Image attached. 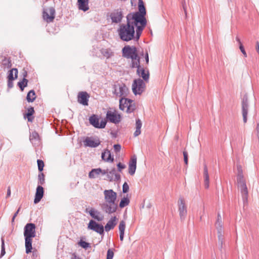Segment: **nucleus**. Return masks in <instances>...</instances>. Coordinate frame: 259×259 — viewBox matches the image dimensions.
<instances>
[{
    "label": "nucleus",
    "instance_id": "2",
    "mask_svg": "<svg viewBox=\"0 0 259 259\" xmlns=\"http://www.w3.org/2000/svg\"><path fill=\"white\" fill-rule=\"evenodd\" d=\"M134 20L131 18L126 16V24H122L118 29V33L120 38L124 41H128L136 39V33H135Z\"/></svg>",
    "mask_w": 259,
    "mask_h": 259
},
{
    "label": "nucleus",
    "instance_id": "33",
    "mask_svg": "<svg viewBox=\"0 0 259 259\" xmlns=\"http://www.w3.org/2000/svg\"><path fill=\"white\" fill-rule=\"evenodd\" d=\"M132 60V64L131 67L132 68H137L140 67V57L138 55L137 57H133V59H131Z\"/></svg>",
    "mask_w": 259,
    "mask_h": 259
},
{
    "label": "nucleus",
    "instance_id": "45",
    "mask_svg": "<svg viewBox=\"0 0 259 259\" xmlns=\"http://www.w3.org/2000/svg\"><path fill=\"white\" fill-rule=\"evenodd\" d=\"M114 256V252L113 251L109 249L107 251V259H112Z\"/></svg>",
    "mask_w": 259,
    "mask_h": 259
},
{
    "label": "nucleus",
    "instance_id": "6",
    "mask_svg": "<svg viewBox=\"0 0 259 259\" xmlns=\"http://www.w3.org/2000/svg\"><path fill=\"white\" fill-rule=\"evenodd\" d=\"M119 109L121 110L126 109L127 113L133 112L136 109L135 101L126 97L121 98L119 100Z\"/></svg>",
    "mask_w": 259,
    "mask_h": 259
},
{
    "label": "nucleus",
    "instance_id": "52",
    "mask_svg": "<svg viewBox=\"0 0 259 259\" xmlns=\"http://www.w3.org/2000/svg\"><path fill=\"white\" fill-rule=\"evenodd\" d=\"M20 210V207L18 209L17 211L14 213V215H13V217L12 218V223L14 222L15 219L17 217V215H18Z\"/></svg>",
    "mask_w": 259,
    "mask_h": 259
},
{
    "label": "nucleus",
    "instance_id": "56",
    "mask_svg": "<svg viewBox=\"0 0 259 259\" xmlns=\"http://www.w3.org/2000/svg\"><path fill=\"white\" fill-rule=\"evenodd\" d=\"M256 50L259 55V42L258 41L256 44Z\"/></svg>",
    "mask_w": 259,
    "mask_h": 259
},
{
    "label": "nucleus",
    "instance_id": "29",
    "mask_svg": "<svg viewBox=\"0 0 259 259\" xmlns=\"http://www.w3.org/2000/svg\"><path fill=\"white\" fill-rule=\"evenodd\" d=\"M120 240L122 241L124 237V231L125 229V222L124 221H121L118 226Z\"/></svg>",
    "mask_w": 259,
    "mask_h": 259
},
{
    "label": "nucleus",
    "instance_id": "1",
    "mask_svg": "<svg viewBox=\"0 0 259 259\" xmlns=\"http://www.w3.org/2000/svg\"><path fill=\"white\" fill-rule=\"evenodd\" d=\"M139 11L134 13H130L127 15L128 18L134 19V24L136 26V38H140L142 32L146 25L147 21L145 17L146 12L143 2L139 1Z\"/></svg>",
    "mask_w": 259,
    "mask_h": 259
},
{
    "label": "nucleus",
    "instance_id": "57",
    "mask_svg": "<svg viewBox=\"0 0 259 259\" xmlns=\"http://www.w3.org/2000/svg\"><path fill=\"white\" fill-rule=\"evenodd\" d=\"M236 40L238 42V44H239V46L241 45V44H242L240 38L238 36H237L236 37Z\"/></svg>",
    "mask_w": 259,
    "mask_h": 259
},
{
    "label": "nucleus",
    "instance_id": "26",
    "mask_svg": "<svg viewBox=\"0 0 259 259\" xmlns=\"http://www.w3.org/2000/svg\"><path fill=\"white\" fill-rule=\"evenodd\" d=\"M203 178L204 187L206 189H208L209 186V178L206 165L204 166Z\"/></svg>",
    "mask_w": 259,
    "mask_h": 259
},
{
    "label": "nucleus",
    "instance_id": "3",
    "mask_svg": "<svg viewBox=\"0 0 259 259\" xmlns=\"http://www.w3.org/2000/svg\"><path fill=\"white\" fill-rule=\"evenodd\" d=\"M105 202L101 204L102 209L108 214H112L116 211L118 205L116 203L117 193L112 189L105 190L103 192Z\"/></svg>",
    "mask_w": 259,
    "mask_h": 259
},
{
    "label": "nucleus",
    "instance_id": "12",
    "mask_svg": "<svg viewBox=\"0 0 259 259\" xmlns=\"http://www.w3.org/2000/svg\"><path fill=\"white\" fill-rule=\"evenodd\" d=\"M178 203L180 219L181 220H184L186 218L187 213L185 201L184 198H179Z\"/></svg>",
    "mask_w": 259,
    "mask_h": 259
},
{
    "label": "nucleus",
    "instance_id": "13",
    "mask_svg": "<svg viewBox=\"0 0 259 259\" xmlns=\"http://www.w3.org/2000/svg\"><path fill=\"white\" fill-rule=\"evenodd\" d=\"M106 118L110 122L116 124L120 121V115L116 110H109L106 113Z\"/></svg>",
    "mask_w": 259,
    "mask_h": 259
},
{
    "label": "nucleus",
    "instance_id": "50",
    "mask_svg": "<svg viewBox=\"0 0 259 259\" xmlns=\"http://www.w3.org/2000/svg\"><path fill=\"white\" fill-rule=\"evenodd\" d=\"M118 169L119 171H121L122 169L125 168V165L124 164H122L121 163L119 162L117 165Z\"/></svg>",
    "mask_w": 259,
    "mask_h": 259
},
{
    "label": "nucleus",
    "instance_id": "40",
    "mask_svg": "<svg viewBox=\"0 0 259 259\" xmlns=\"http://www.w3.org/2000/svg\"><path fill=\"white\" fill-rule=\"evenodd\" d=\"M45 183V175L42 172H40L38 175V184L42 185Z\"/></svg>",
    "mask_w": 259,
    "mask_h": 259
},
{
    "label": "nucleus",
    "instance_id": "23",
    "mask_svg": "<svg viewBox=\"0 0 259 259\" xmlns=\"http://www.w3.org/2000/svg\"><path fill=\"white\" fill-rule=\"evenodd\" d=\"M117 219L116 217H112L108 222L105 226V230L106 232H108L110 230L113 229L114 227L116 225Z\"/></svg>",
    "mask_w": 259,
    "mask_h": 259
},
{
    "label": "nucleus",
    "instance_id": "55",
    "mask_svg": "<svg viewBox=\"0 0 259 259\" xmlns=\"http://www.w3.org/2000/svg\"><path fill=\"white\" fill-rule=\"evenodd\" d=\"M145 60H146V63L148 64V63H149V56H148V54L147 52L146 53Z\"/></svg>",
    "mask_w": 259,
    "mask_h": 259
},
{
    "label": "nucleus",
    "instance_id": "36",
    "mask_svg": "<svg viewBox=\"0 0 259 259\" xmlns=\"http://www.w3.org/2000/svg\"><path fill=\"white\" fill-rule=\"evenodd\" d=\"M18 70L16 68H13L10 70L8 76L9 80H14L15 78L17 77Z\"/></svg>",
    "mask_w": 259,
    "mask_h": 259
},
{
    "label": "nucleus",
    "instance_id": "27",
    "mask_svg": "<svg viewBox=\"0 0 259 259\" xmlns=\"http://www.w3.org/2000/svg\"><path fill=\"white\" fill-rule=\"evenodd\" d=\"M78 8L84 12L89 10L88 0H77Z\"/></svg>",
    "mask_w": 259,
    "mask_h": 259
},
{
    "label": "nucleus",
    "instance_id": "15",
    "mask_svg": "<svg viewBox=\"0 0 259 259\" xmlns=\"http://www.w3.org/2000/svg\"><path fill=\"white\" fill-rule=\"evenodd\" d=\"M242 113L243 116V119L244 123L247 122V114L248 111V101L247 97L244 96L242 100Z\"/></svg>",
    "mask_w": 259,
    "mask_h": 259
},
{
    "label": "nucleus",
    "instance_id": "42",
    "mask_svg": "<svg viewBox=\"0 0 259 259\" xmlns=\"http://www.w3.org/2000/svg\"><path fill=\"white\" fill-rule=\"evenodd\" d=\"M78 244L83 248H87L90 246V244L85 241L80 240L78 242Z\"/></svg>",
    "mask_w": 259,
    "mask_h": 259
},
{
    "label": "nucleus",
    "instance_id": "5",
    "mask_svg": "<svg viewBox=\"0 0 259 259\" xmlns=\"http://www.w3.org/2000/svg\"><path fill=\"white\" fill-rule=\"evenodd\" d=\"M129 90L123 83L115 82L113 85V94L116 97H126L129 94Z\"/></svg>",
    "mask_w": 259,
    "mask_h": 259
},
{
    "label": "nucleus",
    "instance_id": "58",
    "mask_svg": "<svg viewBox=\"0 0 259 259\" xmlns=\"http://www.w3.org/2000/svg\"><path fill=\"white\" fill-rule=\"evenodd\" d=\"M27 75V72L26 71H24L23 73V78H26Z\"/></svg>",
    "mask_w": 259,
    "mask_h": 259
},
{
    "label": "nucleus",
    "instance_id": "18",
    "mask_svg": "<svg viewBox=\"0 0 259 259\" xmlns=\"http://www.w3.org/2000/svg\"><path fill=\"white\" fill-rule=\"evenodd\" d=\"M83 144L85 147L95 148L100 144V141L99 139L94 140L91 137H87L83 141Z\"/></svg>",
    "mask_w": 259,
    "mask_h": 259
},
{
    "label": "nucleus",
    "instance_id": "48",
    "mask_svg": "<svg viewBox=\"0 0 259 259\" xmlns=\"http://www.w3.org/2000/svg\"><path fill=\"white\" fill-rule=\"evenodd\" d=\"M38 137V135L36 132H32V133L30 136V140L32 141L33 139L37 138Z\"/></svg>",
    "mask_w": 259,
    "mask_h": 259
},
{
    "label": "nucleus",
    "instance_id": "32",
    "mask_svg": "<svg viewBox=\"0 0 259 259\" xmlns=\"http://www.w3.org/2000/svg\"><path fill=\"white\" fill-rule=\"evenodd\" d=\"M107 177L108 180L110 181H112L114 179V180H118L120 178V175L117 174H115V170H112L109 172L107 171Z\"/></svg>",
    "mask_w": 259,
    "mask_h": 259
},
{
    "label": "nucleus",
    "instance_id": "25",
    "mask_svg": "<svg viewBox=\"0 0 259 259\" xmlns=\"http://www.w3.org/2000/svg\"><path fill=\"white\" fill-rule=\"evenodd\" d=\"M102 158L105 161L113 162L114 158L111 156V152L108 149L105 150L104 152L102 153Z\"/></svg>",
    "mask_w": 259,
    "mask_h": 259
},
{
    "label": "nucleus",
    "instance_id": "10",
    "mask_svg": "<svg viewBox=\"0 0 259 259\" xmlns=\"http://www.w3.org/2000/svg\"><path fill=\"white\" fill-rule=\"evenodd\" d=\"M89 121L91 124L95 127L98 128H104L107 123L105 119L102 120L101 122L99 123V119L96 115H93L91 116L89 118Z\"/></svg>",
    "mask_w": 259,
    "mask_h": 259
},
{
    "label": "nucleus",
    "instance_id": "4",
    "mask_svg": "<svg viewBox=\"0 0 259 259\" xmlns=\"http://www.w3.org/2000/svg\"><path fill=\"white\" fill-rule=\"evenodd\" d=\"M35 228V225L33 223H27L24 227V236L26 253L31 252L32 238L36 236Z\"/></svg>",
    "mask_w": 259,
    "mask_h": 259
},
{
    "label": "nucleus",
    "instance_id": "30",
    "mask_svg": "<svg viewBox=\"0 0 259 259\" xmlns=\"http://www.w3.org/2000/svg\"><path fill=\"white\" fill-rule=\"evenodd\" d=\"M222 221H217L215 226L217 228V229L218 231L219 235V241H221V244L223 243V238H222Z\"/></svg>",
    "mask_w": 259,
    "mask_h": 259
},
{
    "label": "nucleus",
    "instance_id": "11",
    "mask_svg": "<svg viewBox=\"0 0 259 259\" xmlns=\"http://www.w3.org/2000/svg\"><path fill=\"white\" fill-rule=\"evenodd\" d=\"M238 174L237 176V182L238 188L239 189L246 187V181L243 175V171L240 165H237Z\"/></svg>",
    "mask_w": 259,
    "mask_h": 259
},
{
    "label": "nucleus",
    "instance_id": "22",
    "mask_svg": "<svg viewBox=\"0 0 259 259\" xmlns=\"http://www.w3.org/2000/svg\"><path fill=\"white\" fill-rule=\"evenodd\" d=\"M123 17L122 12L116 10L111 14V18L113 22L117 23L120 22Z\"/></svg>",
    "mask_w": 259,
    "mask_h": 259
},
{
    "label": "nucleus",
    "instance_id": "59",
    "mask_svg": "<svg viewBox=\"0 0 259 259\" xmlns=\"http://www.w3.org/2000/svg\"><path fill=\"white\" fill-rule=\"evenodd\" d=\"M217 221H222L221 215L220 213L218 214V219Z\"/></svg>",
    "mask_w": 259,
    "mask_h": 259
},
{
    "label": "nucleus",
    "instance_id": "8",
    "mask_svg": "<svg viewBox=\"0 0 259 259\" xmlns=\"http://www.w3.org/2000/svg\"><path fill=\"white\" fill-rule=\"evenodd\" d=\"M122 56L127 59H133L138 55V50L136 47L125 46L122 50Z\"/></svg>",
    "mask_w": 259,
    "mask_h": 259
},
{
    "label": "nucleus",
    "instance_id": "28",
    "mask_svg": "<svg viewBox=\"0 0 259 259\" xmlns=\"http://www.w3.org/2000/svg\"><path fill=\"white\" fill-rule=\"evenodd\" d=\"M34 113V108L30 107L27 109V113L24 115V117L25 118H27L29 122H32L34 118L33 116Z\"/></svg>",
    "mask_w": 259,
    "mask_h": 259
},
{
    "label": "nucleus",
    "instance_id": "41",
    "mask_svg": "<svg viewBox=\"0 0 259 259\" xmlns=\"http://www.w3.org/2000/svg\"><path fill=\"white\" fill-rule=\"evenodd\" d=\"M38 169L39 171H42L44 167V162L42 160L38 159L37 160Z\"/></svg>",
    "mask_w": 259,
    "mask_h": 259
},
{
    "label": "nucleus",
    "instance_id": "14",
    "mask_svg": "<svg viewBox=\"0 0 259 259\" xmlns=\"http://www.w3.org/2000/svg\"><path fill=\"white\" fill-rule=\"evenodd\" d=\"M88 229L92 230L100 234L104 233V227L102 225L98 224L95 221L91 220L88 226Z\"/></svg>",
    "mask_w": 259,
    "mask_h": 259
},
{
    "label": "nucleus",
    "instance_id": "17",
    "mask_svg": "<svg viewBox=\"0 0 259 259\" xmlns=\"http://www.w3.org/2000/svg\"><path fill=\"white\" fill-rule=\"evenodd\" d=\"M89 97V95L86 92H80L77 95V101L80 104L87 106Z\"/></svg>",
    "mask_w": 259,
    "mask_h": 259
},
{
    "label": "nucleus",
    "instance_id": "37",
    "mask_svg": "<svg viewBox=\"0 0 259 259\" xmlns=\"http://www.w3.org/2000/svg\"><path fill=\"white\" fill-rule=\"evenodd\" d=\"M36 98V95L34 90L30 91L27 95L26 99L28 102H33Z\"/></svg>",
    "mask_w": 259,
    "mask_h": 259
},
{
    "label": "nucleus",
    "instance_id": "54",
    "mask_svg": "<svg viewBox=\"0 0 259 259\" xmlns=\"http://www.w3.org/2000/svg\"><path fill=\"white\" fill-rule=\"evenodd\" d=\"M10 195H11V189H10V187H8V190H7L6 197L8 198V197H10Z\"/></svg>",
    "mask_w": 259,
    "mask_h": 259
},
{
    "label": "nucleus",
    "instance_id": "39",
    "mask_svg": "<svg viewBox=\"0 0 259 259\" xmlns=\"http://www.w3.org/2000/svg\"><path fill=\"white\" fill-rule=\"evenodd\" d=\"M28 81L27 79L23 78L22 81H19L18 83V85L20 88L21 91H23L24 90V88L27 85Z\"/></svg>",
    "mask_w": 259,
    "mask_h": 259
},
{
    "label": "nucleus",
    "instance_id": "44",
    "mask_svg": "<svg viewBox=\"0 0 259 259\" xmlns=\"http://www.w3.org/2000/svg\"><path fill=\"white\" fill-rule=\"evenodd\" d=\"M5 244H4V240L3 238L2 239V249H1V253L0 257H2L3 256H4L5 254Z\"/></svg>",
    "mask_w": 259,
    "mask_h": 259
},
{
    "label": "nucleus",
    "instance_id": "19",
    "mask_svg": "<svg viewBox=\"0 0 259 259\" xmlns=\"http://www.w3.org/2000/svg\"><path fill=\"white\" fill-rule=\"evenodd\" d=\"M137 167V157L133 156L130 160L128 164V172L131 175L135 174Z\"/></svg>",
    "mask_w": 259,
    "mask_h": 259
},
{
    "label": "nucleus",
    "instance_id": "53",
    "mask_svg": "<svg viewBox=\"0 0 259 259\" xmlns=\"http://www.w3.org/2000/svg\"><path fill=\"white\" fill-rule=\"evenodd\" d=\"M14 80H8V86L9 88H11L13 86V81Z\"/></svg>",
    "mask_w": 259,
    "mask_h": 259
},
{
    "label": "nucleus",
    "instance_id": "49",
    "mask_svg": "<svg viewBox=\"0 0 259 259\" xmlns=\"http://www.w3.org/2000/svg\"><path fill=\"white\" fill-rule=\"evenodd\" d=\"M239 49L243 54L244 57H247V54L245 51V49L244 48V47L243 46L242 44H241V45L239 46Z\"/></svg>",
    "mask_w": 259,
    "mask_h": 259
},
{
    "label": "nucleus",
    "instance_id": "35",
    "mask_svg": "<svg viewBox=\"0 0 259 259\" xmlns=\"http://www.w3.org/2000/svg\"><path fill=\"white\" fill-rule=\"evenodd\" d=\"M101 54L106 58H109L113 55V52L110 49H102L101 50Z\"/></svg>",
    "mask_w": 259,
    "mask_h": 259
},
{
    "label": "nucleus",
    "instance_id": "38",
    "mask_svg": "<svg viewBox=\"0 0 259 259\" xmlns=\"http://www.w3.org/2000/svg\"><path fill=\"white\" fill-rule=\"evenodd\" d=\"M130 200L127 197H123L121 199L119 204V207L121 208L124 207L129 205Z\"/></svg>",
    "mask_w": 259,
    "mask_h": 259
},
{
    "label": "nucleus",
    "instance_id": "43",
    "mask_svg": "<svg viewBox=\"0 0 259 259\" xmlns=\"http://www.w3.org/2000/svg\"><path fill=\"white\" fill-rule=\"evenodd\" d=\"M3 65L7 68H10L11 67V61L7 59L6 58H5L3 60Z\"/></svg>",
    "mask_w": 259,
    "mask_h": 259
},
{
    "label": "nucleus",
    "instance_id": "21",
    "mask_svg": "<svg viewBox=\"0 0 259 259\" xmlns=\"http://www.w3.org/2000/svg\"><path fill=\"white\" fill-rule=\"evenodd\" d=\"M107 173V169H102L100 168H95L92 169V170L89 174V177L91 179H94L97 177L99 175L102 174L104 175Z\"/></svg>",
    "mask_w": 259,
    "mask_h": 259
},
{
    "label": "nucleus",
    "instance_id": "9",
    "mask_svg": "<svg viewBox=\"0 0 259 259\" xmlns=\"http://www.w3.org/2000/svg\"><path fill=\"white\" fill-rule=\"evenodd\" d=\"M42 17L47 23L53 22L55 17V9L53 7H49L44 9L42 12Z\"/></svg>",
    "mask_w": 259,
    "mask_h": 259
},
{
    "label": "nucleus",
    "instance_id": "20",
    "mask_svg": "<svg viewBox=\"0 0 259 259\" xmlns=\"http://www.w3.org/2000/svg\"><path fill=\"white\" fill-rule=\"evenodd\" d=\"M44 194V190L43 187L38 185L36 188V193L35 195V198L34 200V203L35 204L38 203L41 198L43 197Z\"/></svg>",
    "mask_w": 259,
    "mask_h": 259
},
{
    "label": "nucleus",
    "instance_id": "51",
    "mask_svg": "<svg viewBox=\"0 0 259 259\" xmlns=\"http://www.w3.org/2000/svg\"><path fill=\"white\" fill-rule=\"evenodd\" d=\"M114 149L116 152H118L121 149V146L119 144H115L114 145Z\"/></svg>",
    "mask_w": 259,
    "mask_h": 259
},
{
    "label": "nucleus",
    "instance_id": "16",
    "mask_svg": "<svg viewBox=\"0 0 259 259\" xmlns=\"http://www.w3.org/2000/svg\"><path fill=\"white\" fill-rule=\"evenodd\" d=\"M86 213H89L90 215L95 220L98 221H102L104 219V216L102 215L99 211L95 208H86L85 210Z\"/></svg>",
    "mask_w": 259,
    "mask_h": 259
},
{
    "label": "nucleus",
    "instance_id": "46",
    "mask_svg": "<svg viewBox=\"0 0 259 259\" xmlns=\"http://www.w3.org/2000/svg\"><path fill=\"white\" fill-rule=\"evenodd\" d=\"M129 186L126 182H125L122 186V192L126 193L128 191Z\"/></svg>",
    "mask_w": 259,
    "mask_h": 259
},
{
    "label": "nucleus",
    "instance_id": "34",
    "mask_svg": "<svg viewBox=\"0 0 259 259\" xmlns=\"http://www.w3.org/2000/svg\"><path fill=\"white\" fill-rule=\"evenodd\" d=\"M142 122L140 119L136 120V131L134 133L135 137L138 136L141 134V128L142 127Z\"/></svg>",
    "mask_w": 259,
    "mask_h": 259
},
{
    "label": "nucleus",
    "instance_id": "7",
    "mask_svg": "<svg viewBox=\"0 0 259 259\" xmlns=\"http://www.w3.org/2000/svg\"><path fill=\"white\" fill-rule=\"evenodd\" d=\"M145 89V83L141 78L135 79L132 84V90L135 95H141Z\"/></svg>",
    "mask_w": 259,
    "mask_h": 259
},
{
    "label": "nucleus",
    "instance_id": "24",
    "mask_svg": "<svg viewBox=\"0 0 259 259\" xmlns=\"http://www.w3.org/2000/svg\"><path fill=\"white\" fill-rule=\"evenodd\" d=\"M137 72L139 76L142 77L145 81H147L149 80V73L148 71H146L143 68L140 67L137 69Z\"/></svg>",
    "mask_w": 259,
    "mask_h": 259
},
{
    "label": "nucleus",
    "instance_id": "47",
    "mask_svg": "<svg viewBox=\"0 0 259 259\" xmlns=\"http://www.w3.org/2000/svg\"><path fill=\"white\" fill-rule=\"evenodd\" d=\"M183 156L185 163L187 165L188 162V152L186 151H183Z\"/></svg>",
    "mask_w": 259,
    "mask_h": 259
},
{
    "label": "nucleus",
    "instance_id": "31",
    "mask_svg": "<svg viewBox=\"0 0 259 259\" xmlns=\"http://www.w3.org/2000/svg\"><path fill=\"white\" fill-rule=\"evenodd\" d=\"M240 191L243 203L245 205L247 203L248 197V191L247 187L242 188V189H239Z\"/></svg>",
    "mask_w": 259,
    "mask_h": 259
}]
</instances>
